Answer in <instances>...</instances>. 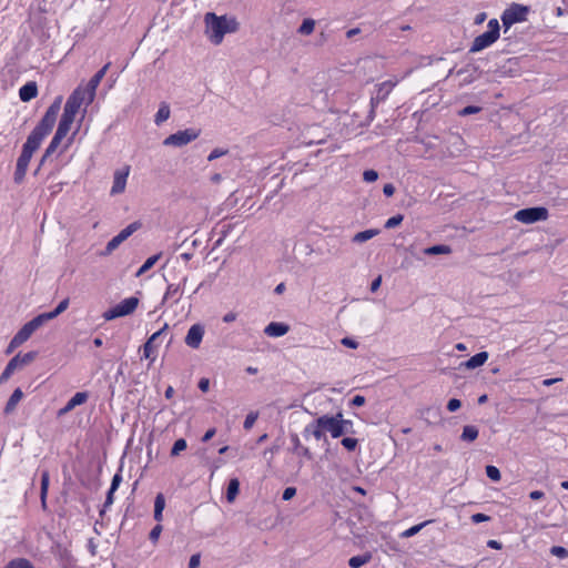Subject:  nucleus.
<instances>
[{
	"mask_svg": "<svg viewBox=\"0 0 568 568\" xmlns=\"http://www.w3.org/2000/svg\"><path fill=\"white\" fill-rule=\"evenodd\" d=\"M206 34L214 44H220L226 33L236 31L237 22L234 19L219 17L215 13L205 14Z\"/></svg>",
	"mask_w": 568,
	"mask_h": 568,
	"instance_id": "1",
	"label": "nucleus"
},
{
	"mask_svg": "<svg viewBox=\"0 0 568 568\" xmlns=\"http://www.w3.org/2000/svg\"><path fill=\"white\" fill-rule=\"evenodd\" d=\"M94 98L93 93H90L83 85H79L68 98L60 120L72 125L80 108L90 105Z\"/></svg>",
	"mask_w": 568,
	"mask_h": 568,
	"instance_id": "2",
	"label": "nucleus"
},
{
	"mask_svg": "<svg viewBox=\"0 0 568 568\" xmlns=\"http://www.w3.org/2000/svg\"><path fill=\"white\" fill-rule=\"evenodd\" d=\"M499 31L500 27L498 20H489L487 24V30L474 39L469 51L475 53L490 47L499 38Z\"/></svg>",
	"mask_w": 568,
	"mask_h": 568,
	"instance_id": "3",
	"label": "nucleus"
},
{
	"mask_svg": "<svg viewBox=\"0 0 568 568\" xmlns=\"http://www.w3.org/2000/svg\"><path fill=\"white\" fill-rule=\"evenodd\" d=\"M140 304V300L135 296H130L103 312L102 317L104 321L110 322L119 317L131 315L135 312Z\"/></svg>",
	"mask_w": 568,
	"mask_h": 568,
	"instance_id": "4",
	"label": "nucleus"
},
{
	"mask_svg": "<svg viewBox=\"0 0 568 568\" xmlns=\"http://www.w3.org/2000/svg\"><path fill=\"white\" fill-rule=\"evenodd\" d=\"M344 424L353 426L351 420L342 418L341 413L335 416L323 415L318 417V425L324 427L325 432H328L333 438H338L343 434L347 433V429L344 428Z\"/></svg>",
	"mask_w": 568,
	"mask_h": 568,
	"instance_id": "5",
	"label": "nucleus"
},
{
	"mask_svg": "<svg viewBox=\"0 0 568 568\" xmlns=\"http://www.w3.org/2000/svg\"><path fill=\"white\" fill-rule=\"evenodd\" d=\"M61 102H62V98L58 97L54 100V102L48 108L43 118L38 123V125L33 129V131L40 133L44 138L51 132V130L54 126V123L57 121V116H58L60 108H61Z\"/></svg>",
	"mask_w": 568,
	"mask_h": 568,
	"instance_id": "6",
	"label": "nucleus"
},
{
	"mask_svg": "<svg viewBox=\"0 0 568 568\" xmlns=\"http://www.w3.org/2000/svg\"><path fill=\"white\" fill-rule=\"evenodd\" d=\"M200 133V130L193 128L181 130L166 136L163 140V145L181 148L196 140Z\"/></svg>",
	"mask_w": 568,
	"mask_h": 568,
	"instance_id": "7",
	"label": "nucleus"
},
{
	"mask_svg": "<svg viewBox=\"0 0 568 568\" xmlns=\"http://www.w3.org/2000/svg\"><path fill=\"white\" fill-rule=\"evenodd\" d=\"M548 215V210L546 207L536 206L517 211L515 213V219L524 224H532L538 221H546Z\"/></svg>",
	"mask_w": 568,
	"mask_h": 568,
	"instance_id": "8",
	"label": "nucleus"
},
{
	"mask_svg": "<svg viewBox=\"0 0 568 568\" xmlns=\"http://www.w3.org/2000/svg\"><path fill=\"white\" fill-rule=\"evenodd\" d=\"M527 13H528L527 7L515 3L504 11V13L501 16L503 24L506 28H510L513 24H515L517 22L525 21Z\"/></svg>",
	"mask_w": 568,
	"mask_h": 568,
	"instance_id": "9",
	"label": "nucleus"
},
{
	"mask_svg": "<svg viewBox=\"0 0 568 568\" xmlns=\"http://www.w3.org/2000/svg\"><path fill=\"white\" fill-rule=\"evenodd\" d=\"M141 224L139 222H133L129 224L126 227H124L118 235L112 237L106 246L102 255H109L111 254L115 248L119 247L121 243H123L125 240H128L136 230H139Z\"/></svg>",
	"mask_w": 568,
	"mask_h": 568,
	"instance_id": "10",
	"label": "nucleus"
},
{
	"mask_svg": "<svg viewBox=\"0 0 568 568\" xmlns=\"http://www.w3.org/2000/svg\"><path fill=\"white\" fill-rule=\"evenodd\" d=\"M399 82L398 79L395 80H387L382 83H379L376 88L375 94L371 99V106L374 110L379 103L384 102L392 90L397 85Z\"/></svg>",
	"mask_w": 568,
	"mask_h": 568,
	"instance_id": "11",
	"label": "nucleus"
},
{
	"mask_svg": "<svg viewBox=\"0 0 568 568\" xmlns=\"http://www.w3.org/2000/svg\"><path fill=\"white\" fill-rule=\"evenodd\" d=\"M71 129V124L67 123L65 121H61L59 122L58 124V128H57V131L50 142V144L48 145L47 150H45V153L43 155V159L42 161L45 160V158H48L49 155H51L55 150L59 146V144L61 143V141L67 136V134L69 133Z\"/></svg>",
	"mask_w": 568,
	"mask_h": 568,
	"instance_id": "12",
	"label": "nucleus"
},
{
	"mask_svg": "<svg viewBox=\"0 0 568 568\" xmlns=\"http://www.w3.org/2000/svg\"><path fill=\"white\" fill-rule=\"evenodd\" d=\"M130 174V166L124 165L123 168L115 170L113 174V184L110 191L111 195H118L124 192L126 186V180Z\"/></svg>",
	"mask_w": 568,
	"mask_h": 568,
	"instance_id": "13",
	"label": "nucleus"
},
{
	"mask_svg": "<svg viewBox=\"0 0 568 568\" xmlns=\"http://www.w3.org/2000/svg\"><path fill=\"white\" fill-rule=\"evenodd\" d=\"M204 333H205V329L202 324H200V323L193 324L186 333V336L184 339L185 344L193 349L199 348L202 343Z\"/></svg>",
	"mask_w": 568,
	"mask_h": 568,
	"instance_id": "14",
	"label": "nucleus"
},
{
	"mask_svg": "<svg viewBox=\"0 0 568 568\" xmlns=\"http://www.w3.org/2000/svg\"><path fill=\"white\" fill-rule=\"evenodd\" d=\"M45 323V320L41 314L26 323L18 332L17 335L19 338H21L23 342H27L31 335L43 324Z\"/></svg>",
	"mask_w": 568,
	"mask_h": 568,
	"instance_id": "15",
	"label": "nucleus"
},
{
	"mask_svg": "<svg viewBox=\"0 0 568 568\" xmlns=\"http://www.w3.org/2000/svg\"><path fill=\"white\" fill-rule=\"evenodd\" d=\"M43 139L44 136L32 130L29 136L27 138L26 143L23 144L22 151L32 156L33 153L39 149Z\"/></svg>",
	"mask_w": 568,
	"mask_h": 568,
	"instance_id": "16",
	"label": "nucleus"
},
{
	"mask_svg": "<svg viewBox=\"0 0 568 568\" xmlns=\"http://www.w3.org/2000/svg\"><path fill=\"white\" fill-rule=\"evenodd\" d=\"M290 331V326L281 322H271L264 328V334L270 337L284 336Z\"/></svg>",
	"mask_w": 568,
	"mask_h": 568,
	"instance_id": "17",
	"label": "nucleus"
},
{
	"mask_svg": "<svg viewBox=\"0 0 568 568\" xmlns=\"http://www.w3.org/2000/svg\"><path fill=\"white\" fill-rule=\"evenodd\" d=\"M109 63L105 64L102 69H100L91 79L90 81L83 85L90 93H93V95L95 97V92H97V88L99 87V84L101 83L103 77L105 75L108 69H109Z\"/></svg>",
	"mask_w": 568,
	"mask_h": 568,
	"instance_id": "18",
	"label": "nucleus"
},
{
	"mask_svg": "<svg viewBox=\"0 0 568 568\" xmlns=\"http://www.w3.org/2000/svg\"><path fill=\"white\" fill-rule=\"evenodd\" d=\"M38 94V87L36 82H27L19 90V98L23 102L34 99Z\"/></svg>",
	"mask_w": 568,
	"mask_h": 568,
	"instance_id": "19",
	"label": "nucleus"
},
{
	"mask_svg": "<svg viewBox=\"0 0 568 568\" xmlns=\"http://www.w3.org/2000/svg\"><path fill=\"white\" fill-rule=\"evenodd\" d=\"M488 359V353L487 352H480L471 356L468 361L462 363L460 366L467 368V369H475L477 367L483 366Z\"/></svg>",
	"mask_w": 568,
	"mask_h": 568,
	"instance_id": "20",
	"label": "nucleus"
},
{
	"mask_svg": "<svg viewBox=\"0 0 568 568\" xmlns=\"http://www.w3.org/2000/svg\"><path fill=\"white\" fill-rule=\"evenodd\" d=\"M325 428L318 425V418L315 419L313 423L305 426L303 430V435L305 437H308L310 435L314 436L317 440H321L324 438Z\"/></svg>",
	"mask_w": 568,
	"mask_h": 568,
	"instance_id": "21",
	"label": "nucleus"
},
{
	"mask_svg": "<svg viewBox=\"0 0 568 568\" xmlns=\"http://www.w3.org/2000/svg\"><path fill=\"white\" fill-rule=\"evenodd\" d=\"M291 443L293 445V452L296 455L303 456L307 459L312 458V454H311L310 449L301 444V440H300V437L297 436V434L291 435Z\"/></svg>",
	"mask_w": 568,
	"mask_h": 568,
	"instance_id": "22",
	"label": "nucleus"
},
{
	"mask_svg": "<svg viewBox=\"0 0 568 568\" xmlns=\"http://www.w3.org/2000/svg\"><path fill=\"white\" fill-rule=\"evenodd\" d=\"M183 294V290L180 285L170 284L166 287L165 294L163 296V302L172 301L173 304L178 303Z\"/></svg>",
	"mask_w": 568,
	"mask_h": 568,
	"instance_id": "23",
	"label": "nucleus"
},
{
	"mask_svg": "<svg viewBox=\"0 0 568 568\" xmlns=\"http://www.w3.org/2000/svg\"><path fill=\"white\" fill-rule=\"evenodd\" d=\"M165 508V497L162 493H159L154 499V520L161 523L163 520V510Z\"/></svg>",
	"mask_w": 568,
	"mask_h": 568,
	"instance_id": "24",
	"label": "nucleus"
},
{
	"mask_svg": "<svg viewBox=\"0 0 568 568\" xmlns=\"http://www.w3.org/2000/svg\"><path fill=\"white\" fill-rule=\"evenodd\" d=\"M50 475L48 470H43L41 473V489H40V499L42 508H47V495L49 489Z\"/></svg>",
	"mask_w": 568,
	"mask_h": 568,
	"instance_id": "25",
	"label": "nucleus"
},
{
	"mask_svg": "<svg viewBox=\"0 0 568 568\" xmlns=\"http://www.w3.org/2000/svg\"><path fill=\"white\" fill-rule=\"evenodd\" d=\"M22 390L20 388L14 389L6 404L4 413L11 414L16 409L17 405L22 399Z\"/></svg>",
	"mask_w": 568,
	"mask_h": 568,
	"instance_id": "26",
	"label": "nucleus"
},
{
	"mask_svg": "<svg viewBox=\"0 0 568 568\" xmlns=\"http://www.w3.org/2000/svg\"><path fill=\"white\" fill-rule=\"evenodd\" d=\"M171 114L170 105L166 102H161L159 105V110L154 115V123L156 125H161L163 122H165Z\"/></svg>",
	"mask_w": 568,
	"mask_h": 568,
	"instance_id": "27",
	"label": "nucleus"
},
{
	"mask_svg": "<svg viewBox=\"0 0 568 568\" xmlns=\"http://www.w3.org/2000/svg\"><path fill=\"white\" fill-rule=\"evenodd\" d=\"M18 368H20L18 359L12 357L0 375V385L6 383Z\"/></svg>",
	"mask_w": 568,
	"mask_h": 568,
	"instance_id": "28",
	"label": "nucleus"
},
{
	"mask_svg": "<svg viewBox=\"0 0 568 568\" xmlns=\"http://www.w3.org/2000/svg\"><path fill=\"white\" fill-rule=\"evenodd\" d=\"M69 298H64L62 300L58 306L51 311V312H47V313H42L41 315L43 316V318L45 320V322L50 321V320H53L57 316H59L61 313H63L68 306H69Z\"/></svg>",
	"mask_w": 568,
	"mask_h": 568,
	"instance_id": "29",
	"label": "nucleus"
},
{
	"mask_svg": "<svg viewBox=\"0 0 568 568\" xmlns=\"http://www.w3.org/2000/svg\"><path fill=\"white\" fill-rule=\"evenodd\" d=\"M378 234H379V230H377V229H369V230H365V231L356 233L353 236L352 241L354 243H364V242L373 239L374 236H376Z\"/></svg>",
	"mask_w": 568,
	"mask_h": 568,
	"instance_id": "30",
	"label": "nucleus"
},
{
	"mask_svg": "<svg viewBox=\"0 0 568 568\" xmlns=\"http://www.w3.org/2000/svg\"><path fill=\"white\" fill-rule=\"evenodd\" d=\"M372 560V554L365 552L363 555L354 556L349 558L348 566L351 568H359L366 564H368Z\"/></svg>",
	"mask_w": 568,
	"mask_h": 568,
	"instance_id": "31",
	"label": "nucleus"
},
{
	"mask_svg": "<svg viewBox=\"0 0 568 568\" xmlns=\"http://www.w3.org/2000/svg\"><path fill=\"white\" fill-rule=\"evenodd\" d=\"M478 434H479V432H478V428L476 426L466 425L463 428V432H462V435H460V439L463 442L471 443V442H474L478 437Z\"/></svg>",
	"mask_w": 568,
	"mask_h": 568,
	"instance_id": "32",
	"label": "nucleus"
},
{
	"mask_svg": "<svg viewBox=\"0 0 568 568\" xmlns=\"http://www.w3.org/2000/svg\"><path fill=\"white\" fill-rule=\"evenodd\" d=\"M240 490V481L237 478H232L229 481L227 491H226V499L229 503H232L235 500L237 494Z\"/></svg>",
	"mask_w": 568,
	"mask_h": 568,
	"instance_id": "33",
	"label": "nucleus"
},
{
	"mask_svg": "<svg viewBox=\"0 0 568 568\" xmlns=\"http://www.w3.org/2000/svg\"><path fill=\"white\" fill-rule=\"evenodd\" d=\"M88 392H78L68 400L67 404L69 405V407L74 409L77 406L84 404L88 400Z\"/></svg>",
	"mask_w": 568,
	"mask_h": 568,
	"instance_id": "34",
	"label": "nucleus"
},
{
	"mask_svg": "<svg viewBox=\"0 0 568 568\" xmlns=\"http://www.w3.org/2000/svg\"><path fill=\"white\" fill-rule=\"evenodd\" d=\"M450 252H452L450 246L444 245V244L429 246L424 250V254H426V255L449 254Z\"/></svg>",
	"mask_w": 568,
	"mask_h": 568,
	"instance_id": "35",
	"label": "nucleus"
},
{
	"mask_svg": "<svg viewBox=\"0 0 568 568\" xmlns=\"http://www.w3.org/2000/svg\"><path fill=\"white\" fill-rule=\"evenodd\" d=\"M430 523H432V520H426L418 525L412 526L410 528L404 530L400 534V537L402 538H410V537L415 536L416 534H418L425 526H427Z\"/></svg>",
	"mask_w": 568,
	"mask_h": 568,
	"instance_id": "36",
	"label": "nucleus"
},
{
	"mask_svg": "<svg viewBox=\"0 0 568 568\" xmlns=\"http://www.w3.org/2000/svg\"><path fill=\"white\" fill-rule=\"evenodd\" d=\"M315 28V21L311 18L304 19L302 24L298 28V33L303 36H310L313 33Z\"/></svg>",
	"mask_w": 568,
	"mask_h": 568,
	"instance_id": "37",
	"label": "nucleus"
},
{
	"mask_svg": "<svg viewBox=\"0 0 568 568\" xmlns=\"http://www.w3.org/2000/svg\"><path fill=\"white\" fill-rule=\"evenodd\" d=\"M4 568H34L28 559L19 558L11 560Z\"/></svg>",
	"mask_w": 568,
	"mask_h": 568,
	"instance_id": "38",
	"label": "nucleus"
},
{
	"mask_svg": "<svg viewBox=\"0 0 568 568\" xmlns=\"http://www.w3.org/2000/svg\"><path fill=\"white\" fill-rule=\"evenodd\" d=\"M187 447L186 440L184 438H180L175 440L173 444V447L171 449V456L176 457L180 455L181 452L185 450Z\"/></svg>",
	"mask_w": 568,
	"mask_h": 568,
	"instance_id": "39",
	"label": "nucleus"
},
{
	"mask_svg": "<svg viewBox=\"0 0 568 568\" xmlns=\"http://www.w3.org/2000/svg\"><path fill=\"white\" fill-rule=\"evenodd\" d=\"M36 355L37 354L34 352H29V353H26L23 355L17 354L14 356V358L18 359L19 366L22 367V366L28 365L29 363H31L36 358Z\"/></svg>",
	"mask_w": 568,
	"mask_h": 568,
	"instance_id": "40",
	"label": "nucleus"
},
{
	"mask_svg": "<svg viewBox=\"0 0 568 568\" xmlns=\"http://www.w3.org/2000/svg\"><path fill=\"white\" fill-rule=\"evenodd\" d=\"M160 255H153L146 258V261L142 264V266L139 268L136 276L142 275L146 271H149L159 260Z\"/></svg>",
	"mask_w": 568,
	"mask_h": 568,
	"instance_id": "41",
	"label": "nucleus"
},
{
	"mask_svg": "<svg viewBox=\"0 0 568 568\" xmlns=\"http://www.w3.org/2000/svg\"><path fill=\"white\" fill-rule=\"evenodd\" d=\"M486 475L489 479L494 480V481H498L500 479V471L497 467L493 466V465H488L486 467Z\"/></svg>",
	"mask_w": 568,
	"mask_h": 568,
	"instance_id": "42",
	"label": "nucleus"
},
{
	"mask_svg": "<svg viewBox=\"0 0 568 568\" xmlns=\"http://www.w3.org/2000/svg\"><path fill=\"white\" fill-rule=\"evenodd\" d=\"M163 530V527L161 525V523H158L153 528L152 530L150 531V535H149V538L150 540L155 544L158 542L160 536H161V532Z\"/></svg>",
	"mask_w": 568,
	"mask_h": 568,
	"instance_id": "43",
	"label": "nucleus"
},
{
	"mask_svg": "<svg viewBox=\"0 0 568 568\" xmlns=\"http://www.w3.org/2000/svg\"><path fill=\"white\" fill-rule=\"evenodd\" d=\"M403 219H404V216L402 214L394 215L386 221L385 227L394 229L403 222Z\"/></svg>",
	"mask_w": 568,
	"mask_h": 568,
	"instance_id": "44",
	"label": "nucleus"
},
{
	"mask_svg": "<svg viewBox=\"0 0 568 568\" xmlns=\"http://www.w3.org/2000/svg\"><path fill=\"white\" fill-rule=\"evenodd\" d=\"M31 155L28 154V153H24L23 151L21 152L20 156L18 158V161H17V166L19 168H24L28 170V166H29V163H30V160H31Z\"/></svg>",
	"mask_w": 568,
	"mask_h": 568,
	"instance_id": "45",
	"label": "nucleus"
},
{
	"mask_svg": "<svg viewBox=\"0 0 568 568\" xmlns=\"http://www.w3.org/2000/svg\"><path fill=\"white\" fill-rule=\"evenodd\" d=\"M229 153V150L227 149H223V148H216L214 150L211 151V153L209 154L207 156V160L209 161H214L223 155H226Z\"/></svg>",
	"mask_w": 568,
	"mask_h": 568,
	"instance_id": "46",
	"label": "nucleus"
},
{
	"mask_svg": "<svg viewBox=\"0 0 568 568\" xmlns=\"http://www.w3.org/2000/svg\"><path fill=\"white\" fill-rule=\"evenodd\" d=\"M551 555L558 557V558H566L568 556V550L565 547L561 546H554L550 549Z\"/></svg>",
	"mask_w": 568,
	"mask_h": 568,
	"instance_id": "47",
	"label": "nucleus"
},
{
	"mask_svg": "<svg viewBox=\"0 0 568 568\" xmlns=\"http://www.w3.org/2000/svg\"><path fill=\"white\" fill-rule=\"evenodd\" d=\"M257 417H258L257 413H253V412L250 413L248 415H246L244 424H243L244 428L251 429L253 427V425L255 424Z\"/></svg>",
	"mask_w": 568,
	"mask_h": 568,
	"instance_id": "48",
	"label": "nucleus"
},
{
	"mask_svg": "<svg viewBox=\"0 0 568 568\" xmlns=\"http://www.w3.org/2000/svg\"><path fill=\"white\" fill-rule=\"evenodd\" d=\"M342 445L349 452L354 450L357 446V439L352 437H345L342 439Z\"/></svg>",
	"mask_w": 568,
	"mask_h": 568,
	"instance_id": "49",
	"label": "nucleus"
},
{
	"mask_svg": "<svg viewBox=\"0 0 568 568\" xmlns=\"http://www.w3.org/2000/svg\"><path fill=\"white\" fill-rule=\"evenodd\" d=\"M363 179L367 183L375 182L378 179V173L375 170H366L363 173Z\"/></svg>",
	"mask_w": 568,
	"mask_h": 568,
	"instance_id": "50",
	"label": "nucleus"
},
{
	"mask_svg": "<svg viewBox=\"0 0 568 568\" xmlns=\"http://www.w3.org/2000/svg\"><path fill=\"white\" fill-rule=\"evenodd\" d=\"M480 110H481V108H479V106L468 105L459 111V115L466 116V115L475 114V113H478Z\"/></svg>",
	"mask_w": 568,
	"mask_h": 568,
	"instance_id": "51",
	"label": "nucleus"
},
{
	"mask_svg": "<svg viewBox=\"0 0 568 568\" xmlns=\"http://www.w3.org/2000/svg\"><path fill=\"white\" fill-rule=\"evenodd\" d=\"M122 481V475L120 471H118L113 478H112V481H111V493H115V490L119 488L120 484Z\"/></svg>",
	"mask_w": 568,
	"mask_h": 568,
	"instance_id": "52",
	"label": "nucleus"
},
{
	"mask_svg": "<svg viewBox=\"0 0 568 568\" xmlns=\"http://www.w3.org/2000/svg\"><path fill=\"white\" fill-rule=\"evenodd\" d=\"M169 328V325L165 323L159 331H156L155 333H153L150 337H149V341L153 344H155L156 341H159V337Z\"/></svg>",
	"mask_w": 568,
	"mask_h": 568,
	"instance_id": "53",
	"label": "nucleus"
},
{
	"mask_svg": "<svg viewBox=\"0 0 568 568\" xmlns=\"http://www.w3.org/2000/svg\"><path fill=\"white\" fill-rule=\"evenodd\" d=\"M295 495H296L295 487H286L283 491L282 498H283V500L287 501V500H291Z\"/></svg>",
	"mask_w": 568,
	"mask_h": 568,
	"instance_id": "54",
	"label": "nucleus"
},
{
	"mask_svg": "<svg viewBox=\"0 0 568 568\" xmlns=\"http://www.w3.org/2000/svg\"><path fill=\"white\" fill-rule=\"evenodd\" d=\"M462 406V402L457 398H452L448 400V404H447V409L449 412H456L457 409H459Z\"/></svg>",
	"mask_w": 568,
	"mask_h": 568,
	"instance_id": "55",
	"label": "nucleus"
},
{
	"mask_svg": "<svg viewBox=\"0 0 568 568\" xmlns=\"http://www.w3.org/2000/svg\"><path fill=\"white\" fill-rule=\"evenodd\" d=\"M26 173L27 169L17 166L14 172V181L20 183L24 179Z\"/></svg>",
	"mask_w": 568,
	"mask_h": 568,
	"instance_id": "56",
	"label": "nucleus"
},
{
	"mask_svg": "<svg viewBox=\"0 0 568 568\" xmlns=\"http://www.w3.org/2000/svg\"><path fill=\"white\" fill-rule=\"evenodd\" d=\"M489 519H490L489 516H487L485 514H481V513H477V514H474L471 516V521L474 524H479V523L488 521Z\"/></svg>",
	"mask_w": 568,
	"mask_h": 568,
	"instance_id": "57",
	"label": "nucleus"
},
{
	"mask_svg": "<svg viewBox=\"0 0 568 568\" xmlns=\"http://www.w3.org/2000/svg\"><path fill=\"white\" fill-rule=\"evenodd\" d=\"M154 344L151 343L149 339L143 345V355L144 357L149 358L151 354L153 353Z\"/></svg>",
	"mask_w": 568,
	"mask_h": 568,
	"instance_id": "58",
	"label": "nucleus"
},
{
	"mask_svg": "<svg viewBox=\"0 0 568 568\" xmlns=\"http://www.w3.org/2000/svg\"><path fill=\"white\" fill-rule=\"evenodd\" d=\"M24 342L21 338H19V336L16 334L9 344L7 353L12 352L13 348L18 347L19 345H21Z\"/></svg>",
	"mask_w": 568,
	"mask_h": 568,
	"instance_id": "59",
	"label": "nucleus"
},
{
	"mask_svg": "<svg viewBox=\"0 0 568 568\" xmlns=\"http://www.w3.org/2000/svg\"><path fill=\"white\" fill-rule=\"evenodd\" d=\"M24 342L21 338H19V336L16 334L9 344L7 353L12 352L13 348L18 347L19 345H21Z\"/></svg>",
	"mask_w": 568,
	"mask_h": 568,
	"instance_id": "60",
	"label": "nucleus"
},
{
	"mask_svg": "<svg viewBox=\"0 0 568 568\" xmlns=\"http://www.w3.org/2000/svg\"><path fill=\"white\" fill-rule=\"evenodd\" d=\"M342 345L346 346V347H349V348H357L358 347V343L351 338V337H344L342 338L341 341Z\"/></svg>",
	"mask_w": 568,
	"mask_h": 568,
	"instance_id": "61",
	"label": "nucleus"
},
{
	"mask_svg": "<svg viewBox=\"0 0 568 568\" xmlns=\"http://www.w3.org/2000/svg\"><path fill=\"white\" fill-rule=\"evenodd\" d=\"M113 495H114V493H111V488H110L106 494L103 509L100 511L101 515L104 513V509H106L108 507H110L113 504V501H114Z\"/></svg>",
	"mask_w": 568,
	"mask_h": 568,
	"instance_id": "62",
	"label": "nucleus"
},
{
	"mask_svg": "<svg viewBox=\"0 0 568 568\" xmlns=\"http://www.w3.org/2000/svg\"><path fill=\"white\" fill-rule=\"evenodd\" d=\"M200 559L199 554L192 555L189 561V568H197L200 566Z\"/></svg>",
	"mask_w": 568,
	"mask_h": 568,
	"instance_id": "63",
	"label": "nucleus"
},
{
	"mask_svg": "<svg viewBox=\"0 0 568 568\" xmlns=\"http://www.w3.org/2000/svg\"><path fill=\"white\" fill-rule=\"evenodd\" d=\"M351 404L357 407L363 406L365 404V397L362 395H356L353 397Z\"/></svg>",
	"mask_w": 568,
	"mask_h": 568,
	"instance_id": "64",
	"label": "nucleus"
}]
</instances>
